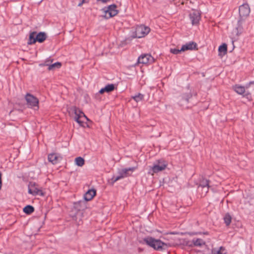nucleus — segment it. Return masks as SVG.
Returning a JSON list of instances; mask_svg holds the SVG:
<instances>
[{"label": "nucleus", "instance_id": "obj_24", "mask_svg": "<svg viewBox=\"0 0 254 254\" xmlns=\"http://www.w3.org/2000/svg\"><path fill=\"white\" fill-rule=\"evenodd\" d=\"M75 162V164L79 167H82L84 164V160L81 157H76Z\"/></svg>", "mask_w": 254, "mask_h": 254}, {"label": "nucleus", "instance_id": "obj_12", "mask_svg": "<svg viewBox=\"0 0 254 254\" xmlns=\"http://www.w3.org/2000/svg\"><path fill=\"white\" fill-rule=\"evenodd\" d=\"M196 44L194 42L191 41L183 45L181 48V51L184 52L187 50H193L196 49Z\"/></svg>", "mask_w": 254, "mask_h": 254}, {"label": "nucleus", "instance_id": "obj_21", "mask_svg": "<svg viewBox=\"0 0 254 254\" xmlns=\"http://www.w3.org/2000/svg\"><path fill=\"white\" fill-rule=\"evenodd\" d=\"M144 95L142 94L138 93L134 96L131 97L132 99H133L136 102H139L143 100L144 99Z\"/></svg>", "mask_w": 254, "mask_h": 254}, {"label": "nucleus", "instance_id": "obj_31", "mask_svg": "<svg viewBox=\"0 0 254 254\" xmlns=\"http://www.w3.org/2000/svg\"><path fill=\"white\" fill-rule=\"evenodd\" d=\"M254 84V81H250L249 83H248L247 85H246V87L247 88H248L251 84Z\"/></svg>", "mask_w": 254, "mask_h": 254}, {"label": "nucleus", "instance_id": "obj_18", "mask_svg": "<svg viewBox=\"0 0 254 254\" xmlns=\"http://www.w3.org/2000/svg\"><path fill=\"white\" fill-rule=\"evenodd\" d=\"M46 39V35L44 32H40L38 34H36V39L39 43L43 42Z\"/></svg>", "mask_w": 254, "mask_h": 254}, {"label": "nucleus", "instance_id": "obj_29", "mask_svg": "<svg viewBox=\"0 0 254 254\" xmlns=\"http://www.w3.org/2000/svg\"><path fill=\"white\" fill-rule=\"evenodd\" d=\"M191 95L190 94L187 95H184L183 99L187 102H188L189 99L191 97Z\"/></svg>", "mask_w": 254, "mask_h": 254}, {"label": "nucleus", "instance_id": "obj_27", "mask_svg": "<svg viewBox=\"0 0 254 254\" xmlns=\"http://www.w3.org/2000/svg\"><path fill=\"white\" fill-rule=\"evenodd\" d=\"M218 51L220 52L223 53L225 54L227 52V45L225 44H223V45L219 46Z\"/></svg>", "mask_w": 254, "mask_h": 254}, {"label": "nucleus", "instance_id": "obj_14", "mask_svg": "<svg viewBox=\"0 0 254 254\" xmlns=\"http://www.w3.org/2000/svg\"><path fill=\"white\" fill-rule=\"evenodd\" d=\"M96 190L94 189L89 190L84 195V198L86 201L91 200L96 195Z\"/></svg>", "mask_w": 254, "mask_h": 254}, {"label": "nucleus", "instance_id": "obj_13", "mask_svg": "<svg viewBox=\"0 0 254 254\" xmlns=\"http://www.w3.org/2000/svg\"><path fill=\"white\" fill-rule=\"evenodd\" d=\"M61 157L56 153L50 154L48 156V160L53 164H57L61 160Z\"/></svg>", "mask_w": 254, "mask_h": 254}, {"label": "nucleus", "instance_id": "obj_17", "mask_svg": "<svg viewBox=\"0 0 254 254\" xmlns=\"http://www.w3.org/2000/svg\"><path fill=\"white\" fill-rule=\"evenodd\" d=\"M233 89L238 94L243 95L245 92L244 86L236 84L232 87Z\"/></svg>", "mask_w": 254, "mask_h": 254}, {"label": "nucleus", "instance_id": "obj_20", "mask_svg": "<svg viewBox=\"0 0 254 254\" xmlns=\"http://www.w3.org/2000/svg\"><path fill=\"white\" fill-rule=\"evenodd\" d=\"M36 32H31L29 35L28 44L29 45H31V44H33L35 43H36V42H37V40L36 39Z\"/></svg>", "mask_w": 254, "mask_h": 254}, {"label": "nucleus", "instance_id": "obj_28", "mask_svg": "<svg viewBox=\"0 0 254 254\" xmlns=\"http://www.w3.org/2000/svg\"><path fill=\"white\" fill-rule=\"evenodd\" d=\"M181 52H182V51H181V49L176 48L170 49V52L173 54L177 55L179 54Z\"/></svg>", "mask_w": 254, "mask_h": 254}, {"label": "nucleus", "instance_id": "obj_3", "mask_svg": "<svg viewBox=\"0 0 254 254\" xmlns=\"http://www.w3.org/2000/svg\"><path fill=\"white\" fill-rule=\"evenodd\" d=\"M103 13L102 16L106 19H109L116 15L118 11L115 4H111L107 7H105L101 9Z\"/></svg>", "mask_w": 254, "mask_h": 254}, {"label": "nucleus", "instance_id": "obj_6", "mask_svg": "<svg viewBox=\"0 0 254 254\" xmlns=\"http://www.w3.org/2000/svg\"><path fill=\"white\" fill-rule=\"evenodd\" d=\"M28 193L33 195L43 196L44 195L41 188L38 187L36 183L32 182L30 183L28 186Z\"/></svg>", "mask_w": 254, "mask_h": 254}, {"label": "nucleus", "instance_id": "obj_16", "mask_svg": "<svg viewBox=\"0 0 254 254\" xmlns=\"http://www.w3.org/2000/svg\"><path fill=\"white\" fill-rule=\"evenodd\" d=\"M115 89V85L113 84H109L104 88L101 89L98 93L103 94L104 92L109 93L112 91H113Z\"/></svg>", "mask_w": 254, "mask_h": 254}, {"label": "nucleus", "instance_id": "obj_19", "mask_svg": "<svg viewBox=\"0 0 254 254\" xmlns=\"http://www.w3.org/2000/svg\"><path fill=\"white\" fill-rule=\"evenodd\" d=\"M225 249L220 247L218 249L214 248L211 250V254H225Z\"/></svg>", "mask_w": 254, "mask_h": 254}, {"label": "nucleus", "instance_id": "obj_11", "mask_svg": "<svg viewBox=\"0 0 254 254\" xmlns=\"http://www.w3.org/2000/svg\"><path fill=\"white\" fill-rule=\"evenodd\" d=\"M250 13V8L247 3H244L239 7V14L241 17L248 16Z\"/></svg>", "mask_w": 254, "mask_h": 254}, {"label": "nucleus", "instance_id": "obj_30", "mask_svg": "<svg viewBox=\"0 0 254 254\" xmlns=\"http://www.w3.org/2000/svg\"><path fill=\"white\" fill-rule=\"evenodd\" d=\"M242 23V22H241V20H239L238 21V27L237 28V29H238V30L239 29L240 30H241L242 28L241 27V24Z\"/></svg>", "mask_w": 254, "mask_h": 254}, {"label": "nucleus", "instance_id": "obj_22", "mask_svg": "<svg viewBox=\"0 0 254 254\" xmlns=\"http://www.w3.org/2000/svg\"><path fill=\"white\" fill-rule=\"evenodd\" d=\"M23 211L27 214H30L34 212V208L32 206L28 205L23 208Z\"/></svg>", "mask_w": 254, "mask_h": 254}, {"label": "nucleus", "instance_id": "obj_15", "mask_svg": "<svg viewBox=\"0 0 254 254\" xmlns=\"http://www.w3.org/2000/svg\"><path fill=\"white\" fill-rule=\"evenodd\" d=\"M209 187V181L207 179H203L200 181L198 189L201 188L206 193L208 191Z\"/></svg>", "mask_w": 254, "mask_h": 254}, {"label": "nucleus", "instance_id": "obj_2", "mask_svg": "<svg viewBox=\"0 0 254 254\" xmlns=\"http://www.w3.org/2000/svg\"><path fill=\"white\" fill-rule=\"evenodd\" d=\"M136 167H133L127 168H124L119 170L118 171V175L114 176L111 179L113 183H115L117 181L123 178L127 177L131 175V173L133 172L136 170Z\"/></svg>", "mask_w": 254, "mask_h": 254}, {"label": "nucleus", "instance_id": "obj_26", "mask_svg": "<svg viewBox=\"0 0 254 254\" xmlns=\"http://www.w3.org/2000/svg\"><path fill=\"white\" fill-rule=\"evenodd\" d=\"M61 66V64L59 62L55 63L53 64L50 65L48 67L49 70H52L54 68H59Z\"/></svg>", "mask_w": 254, "mask_h": 254}, {"label": "nucleus", "instance_id": "obj_32", "mask_svg": "<svg viewBox=\"0 0 254 254\" xmlns=\"http://www.w3.org/2000/svg\"><path fill=\"white\" fill-rule=\"evenodd\" d=\"M85 0H82L80 2H79V3H78V6H81L82 5V4H83L84 2H85Z\"/></svg>", "mask_w": 254, "mask_h": 254}, {"label": "nucleus", "instance_id": "obj_7", "mask_svg": "<svg viewBox=\"0 0 254 254\" xmlns=\"http://www.w3.org/2000/svg\"><path fill=\"white\" fill-rule=\"evenodd\" d=\"M72 110L74 112L75 114L74 120L80 126H83V121H81L80 119L84 118L86 120H88L87 117L84 113L76 107H73L72 108Z\"/></svg>", "mask_w": 254, "mask_h": 254}, {"label": "nucleus", "instance_id": "obj_4", "mask_svg": "<svg viewBox=\"0 0 254 254\" xmlns=\"http://www.w3.org/2000/svg\"><path fill=\"white\" fill-rule=\"evenodd\" d=\"M26 104L29 108L37 110L39 109V100L33 95L27 93L25 96Z\"/></svg>", "mask_w": 254, "mask_h": 254}, {"label": "nucleus", "instance_id": "obj_1", "mask_svg": "<svg viewBox=\"0 0 254 254\" xmlns=\"http://www.w3.org/2000/svg\"><path fill=\"white\" fill-rule=\"evenodd\" d=\"M140 243L146 244L156 251H163L167 247V244L159 239H156L152 237L147 236L142 239Z\"/></svg>", "mask_w": 254, "mask_h": 254}, {"label": "nucleus", "instance_id": "obj_33", "mask_svg": "<svg viewBox=\"0 0 254 254\" xmlns=\"http://www.w3.org/2000/svg\"><path fill=\"white\" fill-rule=\"evenodd\" d=\"M0 181H1V174L0 172Z\"/></svg>", "mask_w": 254, "mask_h": 254}, {"label": "nucleus", "instance_id": "obj_25", "mask_svg": "<svg viewBox=\"0 0 254 254\" xmlns=\"http://www.w3.org/2000/svg\"><path fill=\"white\" fill-rule=\"evenodd\" d=\"M192 243L195 246H201L204 244V242L201 239H194L192 240Z\"/></svg>", "mask_w": 254, "mask_h": 254}, {"label": "nucleus", "instance_id": "obj_10", "mask_svg": "<svg viewBox=\"0 0 254 254\" xmlns=\"http://www.w3.org/2000/svg\"><path fill=\"white\" fill-rule=\"evenodd\" d=\"M190 18L191 21V24L197 25L200 19V13L199 11L197 10H192L189 14Z\"/></svg>", "mask_w": 254, "mask_h": 254}, {"label": "nucleus", "instance_id": "obj_8", "mask_svg": "<svg viewBox=\"0 0 254 254\" xmlns=\"http://www.w3.org/2000/svg\"><path fill=\"white\" fill-rule=\"evenodd\" d=\"M167 166V163L163 160H158L156 164H154L151 168L152 175L159 172L164 170Z\"/></svg>", "mask_w": 254, "mask_h": 254}, {"label": "nucleus", "instance_id": "obj_23", "mask_svg": "<svg viewBox=\"0 0 254 254\" xmlns=\"http://www.w3.org/2000/svg\"><path fill=\"white\" fill-rule=\"evenodd\" d=\"M224 221L226 226H229L230 224L232 221V217L229 213H227L225 215Z\"/></svg>", "mask_w": 254, "mask_h": 254}, {"label": "nucleus", "instance_id": "obj_9", "mask_svg": "<svg viewBox=\"0 0 254 254\" xmlns=\"http://www.w3.org/2000/svg\"><path fill=\"white\" fill-rule=\"evenodd\" d=\"M154 62L153 57L150 54H145L140 55L137 59L138 64H150Z\"/></svg>", "mask_w": 254, "mask_h": 254}, {"label": "nucleus", "instance_id": "obj_5", "mask_svg": "<svg viewBox=\"0 0 254 254\" xmlns=\"http://www.w3.org/2000/svg\"><path fill=\"white\" fill-rule=\"evenodd\" d=\"M150 29L149 27L144 25L138 26L136 28L135 37L141 38L145 37L150 32Z\"/></svg>", "mask_w": 254, "mask_h": 254}]
</instances>
